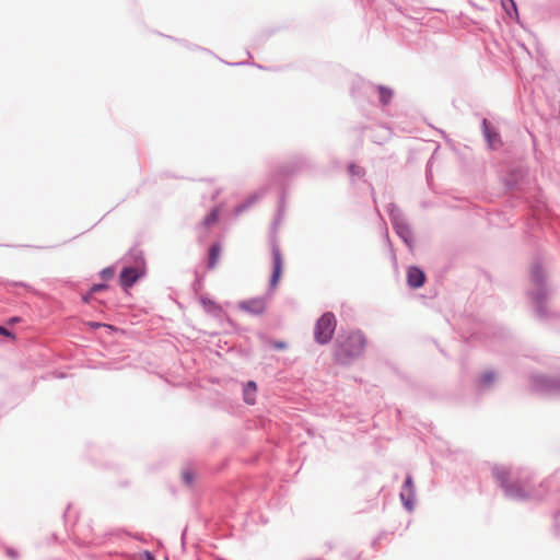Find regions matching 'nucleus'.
I'll use <instances>...</instances> for the list:
<instances>
[{"label":"nucleus","mask_w":560,"mask_h":560,"mask_svg":"<svg viewBox=\"0 0 560 560\" xmlns=\"http://www.w3.org/2000/svg\"><path fill=\"white\" fill-rule=\"evenodd\" d=\"M335 358L340 364H350L359 359L366 346V340L362 332L351 331L340 335L336 341Z\"/></svg>","instance_id":"1"},{"label":"nucleus","mask_w":560,"mask_h":560,"mask_svg":"<svg viewBox=\"0 0 560 560\" xmlns=\"http://www.w3.org/2000/svg\"><path fill=\"white\" fill-rule=\"evenodd\" d=\"M127 261H133V266L124 267L120 276V285L125 289L132 287L137 280L143 275V257L142 252L137 248H132L125 258Z\"/></svg>","instance_id":"2"},{"label":"nucleus","mask_w":560,"mask_h":560,"mask_svg":"<svg viewBox=\"0 0 560 560\" xmlns=\"http://www.w3.org/2000/svg\"><path fill=\"white\" fill-rule=\"evenodd\" d=\"M532 281L534 282L536 289L530 293L533 301L536 303V311L539 316L545 315L542 303L547 299V289L544 284L545 273L542 268L539 265H535L530 272Z\"/></svg>","instance_id":"3"},{"label":"nucleus","mask_w":560,"mask_h":560,"mask_svg":"<svg viewBox=\"0 0 560 560\" xmlns=\"http://www.w3.org/2000/svg\"><path fill=\"white\" fill-rule=\"evenodd\" d=\"M336 317L332 313H325L317 322L314 328V338L317 343H328L336 329Z\"/></svg>","instance_id":"4"},{"label":"nucleus","mask_w":560,"mask_h":560,"mask_svg":"<svg viewBox=\"0 0 560 560\" xmlns=\"http://www.w3.org/2000/svg\"><path fill=\"white\" fill-rule=\"evenodd\" d=\"M532 385L537 392L560 394V378L549 377L546 375H534Z\"/></svg>","instance_id":"5"},{"label":"nucleus","mask_w":560,"mask_h":560,"mask_svg":"<svg viewBox=\"0 0 560 560\" xmlns=\"http://www.w3.org/2000/svg\"><path fill=\"white\" fill-rule=\"evenodd\" d=\"M267 306V298L266 296H257L254 299L241 301L238 303V308L249 313L252 315H260L265 312Z\"/></svg>","instance_id":"6"},{"label":"nucleus","mask_w":560,"mask_h":560,"mask_svg":"<svg viewBox=\"0 0 560 560\" xmlns=\"http://www.w3.org/2000/svg\"><path fill=\"white\" fill-rule=\"evenodd\" d=\"M271 254H272V275L270 278V282H269L270 291L277 287L280 276H281V271H282V256H281L279 247L275 243L272 244Z\"/></svg>","instance_id":"7"},{"label":"nucleus","mask_w":560,"mask_h":560,"mask_svg":"<svg viewBox=\"0 0 560 560\" xmlns=\"http://www.w3.org/2000/svg\"><path fill=\"white\" fill-rule=\"evenodd\" d=\"M413 485L411 477H407L400 492V499L408 511L413 510Z\"/></svg>","instance_id":"8"},{"label":"nucleus","mask_w":560,"mask_h":560,"mask_svg":"<svg viewBox=\"0 0 560 560\" xmlns=\"http://www.w3.org/2000/svg\"><path fill=\"white\" fill-rule=\"evenodd\" d=\"M425 280L423 271L418 267H409L407 271V282L409 287L418 289L423 285Z\"/></svg>","instance_id":"9"},{"label":"nucleus","mask_w":560,"mask_h":560,"mask_svg":"<svg viewBox=\"0 0 560 560\" xmlns=\"http://www.w3.org/2000/svg\"><path fill=\"white\" fill-rule=\"evenodd\" d=\"M482 130L489 147L491 149H497L501 144L500 136L489 126L487 119L482 120Z\"/></svg>","instance_id":"10"},{"label":"nucleus","mask_w":560,"mask_h":560,"mask_svg":"<svg viewBox=\"0 0 560 560\" xmlns=\"http://www.w3.org/2000/svg\"><path fill=\"white\" fill-rule=\"evenodd\" d=\"M388 214H389V219H390L394 230H396L398 225H400V226L408 225L407 220L405 219L401 211L396 207V205L389 203Z\"/></svg>","instance_id":"11"},{"label":"nucleus","mask_w":560,"mask_h":560,"mask_svg":"<svg viewBox=\"0 0 560 560\" xmlns=\"http://www.w3.org/2000/svg\"><path fill=\"white\" fill-rule=\"evenodd\" d=\"M257 385L254 381H248L243 386V399L247 405H254L256 401Z\"/></svg>","instance_id":"12"},{"label":"nucleus","mask_w":560,"mask_h":560,"mask_svg":"<svg viewBox=\"0 0 560 560\" xmlns=\"http://www.w3.org/2000/svg\"><path fill=\"white\" fill-rule=\"evenodd\" d=\"M395 232L409 248L412 247L413 237L409 224L404 226L398 225Z\"/></svg>","instance_id":"13"},{"label":"nucleus","mask_w":560,"mask_h":560,"mask_svg":"<svg viewBox=\"0 0 560 560\" xmlns=\"http://www.w3.org/2000/svg\"><path fill=\"white\" fill-rule=\"evenodd\" d=\"M262 196V192H255L252 196L248 197V199L237 206L235 208V214H241L243 211L248 209L252 205H254L260 197Z\"/></svg>","instance_id":"14"},{"label":"nucleus","mask_w":560,"mask_h":560,"mask_svg":"<svg viewBox=\"0 0 560 560\" xmlns=\"http://www.w3.org/2000/svg\"><path fill=\"white\" fill-rule=\"evenodd\" d=\"M197 477H198V472L190 467L185 468L182 471V479H183L184 483L187 486H192L195 480L197 479Z\"/></svg>","instance_id":"15"},{"label":"nucleus","mask_w":560,"mask_h":560,"mask_svg":"<svg viewBox=\"0 0 560 560\" xmlns=\"http://www.w3.org/2000/svg\"><path fill=\"white\" fill-rule=\"evenodd\" d=\"M378 94H380V102L383 105L389 104L393 97V91L389 88H386L384 85H378L377 88Z\"/></svg>","instance_id":"16"},{"label":"nucleus","mask_w":560,"mask_h":560,"mask_svg":"<svg viewBox=\"0 0 560 560\" xmlns=\"http://www.w3.org/2000/svg\"><path fill=\"white\" fill-rule=\"evenodd\" d=\"M221 248L218 244H213L209 249V267L213 268L219 259Z\"/></svg>","instance_id":"17"},{"label":"nucleus","mask_w":560,"mask_h":560,"mask_svg":"<svg viewBox=\"0 0 560 560\" xmlns=\"http://www.w3.org/2000/svg\"><path fill=\"white\" fill-rule=\"evenodd\" d=\"M495 380V374L491 371L483 373L479 378V385L481 388H488Z\"/></svg>","instance_id":"18"},{"label":"nucleus","mask_w":560,"mask_h":560,"mask_svg":"<svg viewBox=\"0 0 560 560\" xmlns=\"http://www.w3.org/2000/svg\"><path fill=\"white\" fill-rule=\"evenodd\" d=\"M219 219V209L214 208L211 210V212L203 219L202 224L205 228H210L212 224H214Z\"/></svg>","instance_id":"19"},{"label":"nucleus","mask_w":560,"mask_h":560,"mask_svg":"<svg viewBox=\"0 0 560 560\" xmlns=\"http://www.w3.org/2000/svg\"><path fill=\"white\" fill-rule=\"evenodd\" d=\"M501 4L509 15H511V10L515 13L517 11L514 0H501Z\"/></svg>","instance_id":"20"},{"label":"nucleus","mask_w":560,"mask_h":560,"mask_svg":"<svg viewBox=\"0 0 560 560\" xmlns=\"http://www.w3.org/2000/svg\"><path fill=\"white\" fill-rule=\"evenodd\" d=\"M115 275V268L113 266L104 268L100 276L103 280H109Z\"/></svg>","instance_id":"21"},{"label":"nucleus","mask_w":560,"mask_h":560,"mask_svg":"<svg viewBox=\"0 0 560 560\" xmlns=\"http://www.w3.org/2000/svg\"><path fill=\"white\" fill-rule=\"evenodd\" d=\"M349 172L352 176H361L362 175V168L354 164L349 165Z\"/></svg>","instance_id":"22"},{"label":"nucleus","mask_w":560,"mask_h":560,"mask_svg":"<svg viewBox=\"0 0 560 560\" xmlns=\"http://www.w3.org/2000/svg\"><path fill=\"white\" fill-rule=\"evenodd\" d=\"M107 288L106 284L104 283H98V284H94L91 290H90V294H94L96 292H100L102 290H105Z\"/></svg>","instance_id":"23"},{"label":"nucleus","mask_w":560,"mask_h":560,"mask_svg":"<svg viewBox=\"0 0 560 560\" xmlns=\"http://www.w3.org/2000/svg\"><path fill=\"white\" fill-rule=\"evenodd\" d=\"M285 347H287V345H285V342H283V341H277V342H275V348H277V349L282 350V349H285Z\"/></svg>","instance_id":"24"},{"label":"nucleus","mask_w":560,"mask_h":560,"mask_svg":"<svg viewBox=\"0 0 560 560\" xmlns=\"http://www.w3.org/2000/svg\"><path fill=\"white\" fill-rule=\"evenodd\" d=\"M511 495H513V497H515V498H521V499H523V498H526V497H527V494H526V493H524V492H516V493L511 492Z\"/></svg>","instance_id":"25"},{"label":"nucleus","mask_w":560,"mask_h":560,"mask_svg":"<svg viewBox=\"0 0 560 560\" xmlns=\"http://www.w3.org/2000/svg\"><path fill=\"white\" fill-rule=\"evenodd\" d=\"M0 335L10 336L11 332L7 328L0 326Z\"/></svg>","instance_id":"26"},{"label":"nucleus","mask_w":560,"mask_h":560,"mask_svg":"<svg viewBox=\"0 0 560 560\" xmlns=\"http://www.w3.org/2000/svg\"><path fill=\"white\" fill-rule=\"evenodd\" d=\"M92 294H90V292L83 296V301L84 302H89L90 298H91Z\"/></svg>","instance_id":"27"},{"label":"nucleus","mask_w":560,"mask_h":560,"mask_svg":"<svg viewBox=\"0 0 560 560\" xmlns=\"http://www.w3.org/2000/svg\"><path fill=\"white\" fill-rule=\"evenodd\" d=\"M385 238H386L387 242H389L387 233L385 234Z\"/></svg>","instance_id":"28"},{"label":"nucleus","mask_w":560,"mask_h":560,"mask_svg":"<svg viewBox=\"0 0 560 560\" xmlns=\"http://www.w3.org/2000/svg\"><path fill=\"white\" fill-rule=\"evenodd\" d=\"M94 327H98L101 326V324L96 323V324H93Z\"/></svg>","instance_id":"29"}]
</instances>
